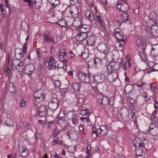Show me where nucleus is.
Returning a JSON list of instances; mask_svg holds the SVG:
<instances>
[{
  "label": "nucleus",
  "mask_w": 158,
  "mask_h": 158,
  "mask_svg": "<svg viewBox=\"0 0 158 158\" xmlns=\"http://www.w3.org/2000/svg\"><path fill=\"white\" fill-rule=\"evenodd\" d=\"M127 101L131 104H133L135 103V101L130 97L128 98Z\"/></svg>",
  "instance_id": "51"
},
{
  "label": "nucleus",
  "mask_w": 158,
  "mask_h": 158,
  "mask_svg": "<svg viewBox=\"0 0 158 158\" xmlns=\"http://www.w3.org/2000/svg\"><path fill=\"white\" fill-rule=\"evenodd\" d=\"M88 109H85V110H82L81 111V114L82 115H89L91 114V112L89 111Z\"/></svg>",
  "instance_id": "34"
},
{
  "label": "nucleus",
  "mask_w": 158,
  "mask_h": 158,
  "mask_svg": "<svg viewBox=\"0 0 158 158\" xmlns=\"http://www.w3.org/2000/svg\"><path fill=\"white\" fill-rule=\"evenodd\" d=\"M15 117L12 116L7 119V121L5 122V125L8 127H12L13 125Z\"/></svg>",
  "instance_id": "22"
},
{
  "label": "nucleus",
  "mask_w": 158,
  "mask_h": 158,
  "mask_svg": "<svg viewBox=\"0 0 158 158\" xmlns=\"http://www.w3.org/2000/svg\"><path fill=\"white\" fill-rule=\"evenodd\" d=\"M63 143L62 141L61 140H57L55 139L52 140V142H51V144L52 145H55L56 144H61Z\"/></svg>",
  "instance_id": "35"
},
{
  "label": "nucleus",
  "mask_w": 158,
  "mask_h": 158,
  "mask_svg": "<svg viewBox=\"0 0 158 158\" xmlns=\"http://www.w3.org/2000/svg\"><path fill=\"white\" fill-rule=\"evenodd\" d=\"M114 33L115 36L118 40V41H119V42H122V41H124L123 35H122L119 28H116L114 30Z\"/></svg>",
  "instance_id": "12"
},
{
  "label": "nucleus",
  "mask_w": 158,
  "mask_h": 158,
  "mask_svg": "<svg viewBox=\"0 0 158 158\" xmlns=\"http://www.w3.org/2000/svg\"><path fill=\"white\" fill-rule=\"evenodd\" d=\"M36 53L37 55L38 59H40L42 57L41 53L40 52V49L37 48L36 49Z\"/></svg>",
  "instance_id": "48"
},
{
  "label": "nucleus",
  "mask_w": 158,
  "mask_h": 158,
  "mask_svg": "<svg viewBox=\"0 0 158 158\" xmlns=\"http://www.w3.org/2000/svg\"><path fill=\"white\" fill-rule=\"evenodd\" d=\"M34 70V66L32 65H27L25 69V72L26 74L29 77L31 76Z\"/></svg>",
  "instance_id": "16"
},
{
  "label": "nucleus",
  "mask_w": 158,
  "mask_h": 158,
  "mask_svg": "<svg viewBox=\"0 0 158 158\" xmlns=\"http://www.w3.org/2000/svg\"><path fill=\"white\" fill-rule=\"evenodd\" d=\"M9 90L10 92L14 93L15 91V89L13 83H10L9 84Z\"/></svg>",
  "instance_id": "40"
},
{
  "label": "nucleus",
  "mask_w": 158,
  "mask_h": 158,
  "mask_svg": "<svg viewBox=\"0 0 158 158\" xmlns=\"http://www.w3.org/2000/svg\"><path fill=\"white\" fill-rule=\"evenodd\" d=\"M98 50L101 53L107 54L110 51V47L108 44L104 43L100 44L97 47Z\"/></svg>",
  "instance_id": "6"
},
{
  "label": "nucleus",
  "mask_w": 158,
  "mask_h": 158,
  "mask_svg": "<svg viewBox=\"0 0 158 158\" xmlns=\"http://www.w3.org/2000/svg\"><path fill=\"white\" fill-rule=\"evenodd\" d=\"M48 2L52 4V6H53L54 5V2L56 0H48Z\"/></svg>",
  "instance_id": "63"
},
{
  "label": "nucleus",
  "mask_w": 158,
  "mask_h": 158,
  "mask_svg": "<svg viewBox=\"0 0 158 158\" xmlns=\"http://www.w3.org/2000/svg\"><path fill=\"white\" fill-rule=\"evenodd\" d=\"M119 68V65L117 62L112 61L107 66V69L108 72L114 71Z\"/></svg>",
  "instance_id": "8"
},
{
  "label": "nucleus",
  "mask_w": 158,
  "mask_h": 158,
  "mask_svg": "<svg viewBox=\"0 0 158 158\" xmlns=\"http://www.w3.org/2000/svg\"><path fill=\"white\" fill-rule=\"evenodd\" d=\"M21 152V156L23 157L25 156L28 153L27 148L24 147H23L22 148Z\"/></svg>",
  "instance_id": "37"
},
{
  "label": "nucleus",
  "mask_w": 158,
  "mask_h": 158,
  "mask_svg": "<svg viewBox=\"0 0 158 158\" xmlns=\"http://www.w3.org/2000/svg\"><path fill=\"white\" fill-rule=\"evenodd\" d=\"M28 4V6L30 7H34L36 4L35 0H23Z\"/></svg>",
  "instance_id": "31"
},
{
  "label": "nucleus",
  "mask_w": 158,
  "mask_h": 158,
  "mask_svg": "<svg viewBox=\"0 0 158 158\" xmlns=\"http://www.w3.org/2000/svg\"><path fill=\"white\" fill-rule=\"evenodd\" d=\"M88 4L90 7H93L94 6V3L93 2H88Z\"/></svg>",
  "instance_id": "62"
},
{
  "label": "nucleus",
  "mask_w": 158,
  "mask_h": 158,
  "mask_svg": "<svg viewBox=\"0 0 158 158\" xmlns=\"http://www.w3.org/2000/svg\"><path fill=\"white\" fill-rule=\"evenodd\" d=\"M26 103V102L23 99H22L19 105L21 107H23L25 106Z\"/></svg>",
  "instance_id": "52"
},
{
  "label": "nucleus",
  "mask_w": 158,
  "mask_h": 158,
  "mask_svg": "<svg viewBox=\"0 0 158 158\" xmlns=\"http://www.w3.org/2000/svg\"><path fill=\"white\" fill-rule=\"evenodd\" d=\"M158 66V65H157ZM158 71V69H155V68H148L147 70L146 71L149 73H151L152 72L154 71Z\"/></svg>",
  "instance_id": "50"
},
{
  "label": "nucleus",
  "mask_w": 158,
  "mask_h": 158,
  "mask_svg": "<svg viewBox=\"0 0 158 158\" xmlns=\"http://www.w3.org/2000/svg\"><path fill=\"white\" fill-rule=\"evenodd\" d=\"M72 87L74 91L79 92L81 86L80 84L78 83H74L72 85Z\"/></svg>",
  "instance_id": "27"
},
{
  "label": "nucleus",
  "mask_w": 158,
  "mask_h": 158,
  "mask_svg": "<svg viewBox=\"0 0 158 158\" xmlns=\"http://www.w3.org/2000/svg\"><path fill=\"white\" fill-rule=\"evenodd\" d=\"M87 36V33H85V32L84 33L80 32V33L76 36V39L77 40L81 42L85 40Z\"/></svg>",
  "instance_id": "14"
},
{
  "label": "nucleus",
  "mask_w": 158,
  "mask_h": 158,
  "mask_svg": "<svg viewBox=\"0 0 158 158\" xmlns=\"http://www.w3.org/2000/svg\"><path fill=\"white\" fill-rule=\"evenodd\" d=\"M88 25L83 24L78 26L77 29L78 30H79L80 32L84 33L85 32V33H87V31H88Z\"/></svg>",
  "instance_id": "20"
},
{
  "label": "nucleus",
  "mask_w": 158,
  "mask_h": 158,
  "mask_svg": "<svg viewBox=\"0 0 158 158\" xmlns=\"http://www.w3.org/2000/svg\"><path fill=\"white\" fill-rule=\"evenodd\" d=\"M117 9L122 12H126L130 8L126 0H120L117 5Z\"/></svg>",
  "instance_id": "5"
},
{
  "label": "nucleus",
  "mask_w": 158,
  "mask_h": 158,
  "mask_svg": "<svg viewBox=\"0 0 158 158\" xmlns=\"http://www.w3.org/2000/svg\"><path fill=\"white\" fill-rule=\"evenodd\" d=\"M138 47L141 50H144L146 47V43L140 39H138L136 41Z\"/></svg>",
  "instance_id": "17"
},
{
  "label": "nucleus",
  "mask_w": 158,
  "mask_h": 158,
  "mask_svg": "<svg viewBox=\"0 0 158 158\" xmlns=\"http://www.w3.org/2000/svg\"><path fill=\"white\" fill-rule=\"evenodd\" d=\"M60 4V1L58 0H56L54 2V5L52 6V7H56L57 5Z\"/></svg>",
  "instance_id": "57"
},
{
  "label": "nucleus",
  "mask_w": 158,
  "mask_h": 158,
  "mask_svg": "<svg viewBox=\"0 0 158 158\" xmlns=\"http://www.w3.org/2000/svg\"><path fill=\"white\" fill-rule=\"evenodd\" d=\"M78 0H70V2L71 5H73L77 2Z\"/></svg>",
  "instance_id": "61"
},
{
  "label": "nucleus",
  "mask_w": 158,
  "mask_h": 158,
  "mask_svg": "<svg viewBox=\"0 0 158 158\" xmlns=\"http://www.w3.org/2000/svg\"><path fill=\"white\" fill-rule=\"evenodd\" d=\"M79 130L80 131H83L84 130V127L83 125L80 124L78 126Z\"/></svg>",
  "instance_id": "60"
},
{
  "label": "nucleus",
  "mask_w": 158,
  "mask_h": 158,
  "mask_svg": "<svg viewBox=\"0 0 158 158\" xmlns=\"http://www.w3.org/2000/svg\"><path fill=\"white\" fill-rule=\"evenodd\" d=\"M121 18L123 21L126 22L127 24L131 23V21L129 20L130 18L126 12H123L121 14Z\"/></svg>",
  "instance_id": "19"
},
{
  "label": "nucleus",
  "mask_w": 158,
  "mask_h": 158,
  "mask_svg": "<svg viewBox=\"0 0 158 158\" xmlns=\"http://www.w3.org/2000/svg\"><path fill=\"white\" fill-rule=\"evenodd\" d=\"M70 13L73 18L77 17L79 15L78 7L74 5L70 7Z\"/></svg>",
  "instance_id": "11"
},
{
  "label": "nucleus",
  "mask_w": 158,
  "mask_h": 158,
  "mask_svg": "<svg viewBox=\"0 0 158 158\" xmlns=\"http://www.w3.org/2000/svg\"><path fill=\"white\" fill-rule=\"evenodd\" d=\"M91 10L92 12H90L89 11H87L85 13V16L90 21L93 20L95 19V15L94 14L97 12L96 11L94 12L92 9H91Z\"/></svg>",
  "instance_id": "15"
},
{
  "label": "nucleus",
  "mask_w": 158,
  "mask_h": 158,
  "mask_svg": "<svg viewBox=\"0 0 158 158\" xmlns=\"http://www.w3.org/2000/svg\"><path fill=\"white\" fill-rule=\"evenodd\" d=\"M54 85L56 87L59 88L61 85V83L59 80H56L53 82Z\"/></svg>",
  "instance_id": "47"
},
{
  "label": "nucleus",
  "mask_w": 158,
  "mask_h": 158,
  "mask_svg": "<svg viewBox=\"0 0 158 158\" xmlns=\"http://www.w3.org/2000/svg\"><path fill=\"white\" fill-rule=\"evenodd\" d=\"M91 147L90 146L88 145L86 148V153L87 154H89L90 151L91 149Z\"/></svg>",
  "instance_id": "55"
},
{
  "label": "nucleus",
  "mask_w": 158,
  "mask_h": 158,
  "mask_svg": "<svg viewBox=\"0 0 158 158\" xmlns=\"http://www.w3.org/2000/svg\"><path fill=\"white\" fill-rule=\"evenodd\" d=\"M85 40L86 43L89 45L93 44L95 42V37L93 36H91L87 37Z\"/></svg>",
  "instance_id": "26"
},
{
  "label": "nucleus",
  "mask_w": 158,
  "mask_h": 158,
  "mask_svg": "<svg viewBox=\"0 0 158 158\" xmlns=\"http://www.w3.org/2000/svg\"><path fill=\"white\" fill-rule=\"evenodd\" d=\"M74 134H75V133L72 130L68 131L66 133V134L69 137V138L73 137Z\"/></svg>",
  "instance_id": "44"
},
{
  "label": "nucleus",
  "mask_w": 158,
  "mask_h": 158,
  "mask_svg": "<svg viewBox=\"0 0 158 158\" xmlns=\"http://www.w3.org/2000/svg\"><path fill=\"white\" fill-rule=\"evenodd\" d=\"M133 87L131 85H127L126 86L124 90L127 93H129L133 89Z\"/></svg>",
  "instance_id": "38"
},
{
  "label": "nucleus",
  "mask_w": 158,
  "mask_h": 158,
  "mask_svg": "<svg viewBox=\"0 0 158 158\" xmlns=\"http://www.w3.org/2000/svg\"><path fill=\"white\" fill-rule=\"evenodd\" d=\"M89 51L87 48H85L84 51L81 53V56L84 59H86L89 55Z\"/></svg>",
  "instance_id": "29"
},
{
  "label": "nucleus",
  "mask_w": 158,
  "mask_h": 158,
  "mask_svg": "<svg viewBox=\"0 0 158 158\" xmlns=\"http://www.w3.org/2000/svg\"><path fill=\"white\" fill-rule=\"evenodd\" d=\"M59 119L61 120H63L65 114L63 111H60L58 114Z\"/></svg>",
  "instance_id": "43"
},
{
  "label": "nucleus",
  "mask_w": 158,
  "mask_h": 158,
  "mask_svg": "<svg viewBox=\"0 0 158 158\" xmlns=\"http://www.w3.org/2000/svg\"><path fill=\"white\" fill-rule=\"evenodd\" d=\"M43 91L41 90H38L36 91L34 94L35 98L36 100L38 99H40L42 96Z\"/></svg>",
  "instance_id": "28"
},
{
  "label": "nucleus",
  "mask_w": 158,
  "mask_h": 158,
  "mask_svg": "<svg viewBox=\"0 0 158 158\" xmlns=\"http://www.w3.org/2000/svg\"><path fill=\"white\" fill-rule=\"evenodd\" d=\"M114 98L112 97L110 100L106 96L101 95L98 98L97 102L101 106H106L108 105H113V102H111V100L114 101Z\"/></svg>",
  "instance_id": "4"
},
{
  "label": "nucleus",
  "mask_w": 158,
  "mask_h": 158,
  "mask_svg": "<svg viewBox=\"0 0 158 158\" xmlns=\"http://www.w3.org/2000/svg\"><path fill=\"white\" fill-rule=\"evenodd\" d=\"M150 131L153 135H156L158 134V122L156 123H152L150 126Z\"/></svg>",
  "instance_id": "9"
},
{
  "label": "nucleus",
  "mask_w": 158,
  "mask_h": 158,
  "mask_svg": "<svg viewBox=\"0 0 158 158\" xmlns=\"http://www.w3.org/2000/svg\"><path fill=\"white\" fill-rule=\"evenodd\" d=\"M50 102L52 103H56V104H58V101L57 99L56 98H53Z\"/></svg>",
  "instance_id": "53"
},
{
  "label": "nucleus",
  "mask_w": 158,
  "mask_h": 158,
  "mask_svg": "<svg viewBox=\"0 0 158 158\" xmlns=\"http://www.w3.org/2000/svg\"><path fill=\"white\" fill-rule=\"evenodd\" d=\"M95 81L100 83L104 81L105 78V76L103 74L100 73L97 75H94Z\"/></svg>",
  "instance_id": "18"
},
{
  "label": "nucleus",
  "mask_w": 158,
  "mask_h": 158,
  "mask_svg": "<svg viewBox=\"0 0 158 158\" xmlns=\"http://www.w3.org/2000/svg\"><path fill=\"white\" fill-rule=\"evenodd\" d=\"M66 52L64 48L61 49L58 53L59 56L60 57H63L66 55Z\"/></svg>",
  "instance_id": "36"
},
{
  "label": "nucleus",
  "mask_w": 158,
  "mask_h": 158,
  "mask_svg": "<svg viewBox=\"0 0 158 158\" xmlns=\"http://www.w3.org/2000/svg\"><path fill=\"white\" fill-rule=\"evenodd\" d=\"M131 65V64L130 63L129 60H127L125 63L123 64L122 66V69L125 70L126 69L129 68Z\"/></svg>",
  "instance_id": "32"
},
{
  "label": "nucleus",
  "mask_w": 158,
  "mask_h": 158,
  "mask_svg": "<svg viewBox=\"0 0 158 158\" xmlns=\"http://www.w3.org/2000/svg\"><path fill=\"white\" fill-rule=\"evenodd\" d=\"M47 111L46 106L44 105L42 106L39 109V115L42 117H45L47 114Z\"/></svg>",
  "instance_id": "13"
},
{
  "label": "nucleus",
  "mask_w": 158,
  "mask_h": 158,
  "mask_svg": "<svg viewBox=\"0 0 158 158\" xmlns=\"http://www.w3.org/2000/svg\"><path fill=\"white\" fill-rule=\"evenodd\" d=\"M134 146L137 149L138 148H143L144 147V144L141 143H135Z\"/></svg>",
  "instance_id": "39"
},
{
  "label": "nucleus",
  "mask_w": 158,
  "mask_h": 158,
  "mask_svg": "<svg viewBox=\"0 0 158 158\" xmlns=\"http://www.w3.org/2000/svg\"><path fill=\"white\" fill-rule=\"evenodd\" d=\"M67 62V60H64L63 61L60 63L62 64H63V66L62 68L64 69H66V65L65 64H64L66 63Z\"/></svg>",
  "instance_id": "56"
},
{
  "label": "nucleus",
  "mask_w": 158,
  "mask_h": 158,
  "mask_svg": "<svg viewBox=\"0 0 158 158\" xmlns=\"http://www.w3.org/2000/svg\"><path fill=\"white\" fill-rule=\"evenodd\" d=\"M54 63H52L51 62H48V69L50 70H52L54 68L53 64Z\"/></svg>",
  "instance_id": "49"
},
{
  "label": "nucleus",
  "mask_w": 158,
  "mask_h": 158,
  "mask_svg": "<svg viewBox=\"0 0 158 158\" xmlns=\"http://www.w3.org/2000/svg\"><path fill=\"white\" fill-rule=\"evenodd\" d=\"M110 127L106 126H102L98 129L97 131L95 130L94 126H93L92 135L93 137H96L100 134L101 135H104L106 134Z\"/></svg>",
  "instance_id": "3"
},
{
  "label": "nucleus",
  "mask_w": 158,
  "mask_h": 158,
  "mask_svg": "<svg viewBox=\"0 0 158 158\" xmlns=\"http://www.w3.org/2000/svg\"><path fill=\"white\" fill-rule=\"evenodd\" d=\"M124 43V41H122V42H119L117 41L115 45L116 49L118 51H122L123 49V45Z\"/></svg>",
  "instance_id": "25"
},
{
  "label": "nucleus",
  "mask_w": 158,
  "mask_h": 158,
  "mask_svg": "<svg viewBox=\"0 0 158 158\" xmlns=\"http://www.w3.org/2000/svg\"><path fill=\"white\" fill-rule=\"evenodd\" d=\"M151 32L153 36L158 37V27L156 26H153L151 29Z\"/></svg>",
  "instance_id": "23"
},
{
  "label": "nucleus",
  "mask_w": 158,
  "mask_h": 158,
  "mask_svg": "<svg viewBox=\"0 0 158 158\" xmlns=\"http://www.w3.org/2000/svg\"><path fill=\"white\" fill-rule=\"evenodd\" d=\"M118 77V73L114 71L109 72L107 75V80L110 82L115 81Z\"/></svg>",
  "instance_id": "10"
},
{
  "label": "nucleus",
  "mask_w": 158,
  "mask_h": 158,
  "mask_svg": "<svg viewBox=\"0 0 158 158\" xmlns=\"http://www.w3.org/2000/svg\"><path fill=\"white\" fill-rule=\"evenodd\" d=\"M96 16L97 18V19L98 20V22L101 24V25L103 27L104 26V23L103 21L100 18L99 15H98L97 14H96Z\"/></svg>",
  "instance_id": "41"
},
{
  "label": "nucleus",
  "mask_w": 158,
  "mask_h": 158,
  "mask_svg": "<svg viewBox=\"0 0 158 158\" xmlns=\"http://www.w3.org/2000/svg\"><path fill=\"white\" fill-rule=\"evenodd\" d=\"M44 41L46 42H54V38L52 36H50L46 35H44Z\"/></svg>",
  "instance_id": "30"
},
{
  "label": "nucleus",
  "mask_w": 158,
  "mask_h": 158,
  "mask_svg": "<svg viewBox=\"0 0 158 158\" xmlns=\"http://www.w3.org/2000/svg\"><path fill=\"white\" fill-rule=\"evenodd\" d=\"M48 107L51 110H54L58 107V104H56V103L49 102L48 104Z\"/></svg>",
  "instance_id": "33"
},
{
  "label": "nucleus",
  "mask_w": 158,
  "mask_h": 158,
  "mask_svg": "<svg viewBox=\"0 0 158 158\" xmlns=\"http://www.w3.org/2000/svg\"><path fill=\"white\" fill-rule=\"evenodd\" d=\"M23 65V62L22 61H19V62L18 64L17 67H22Z\"/></svg>",
  "instance_id": "59"
},
{
  "label": "nucleus",
  "mask_w": 158,
  "mask_h": 158,
  "mask_svg": "<svg viewBox=\"0 0 158 158\" xmlns=\"http://www.w3.org/2000/svg\"><path fill=\"white\" fill-rule=\"evenodd\" d=\"M157 113V111L156 110H154L152 113L151 115V118L152 120L153 123H156L157 122H158V120L156 115Z\"/></svg>",
  "instance_id": "24"
},
{
  "label": "nucleus",
  "mask_w": 158,
  "mask_h": 158,
  "mask_svg": "<svg viewBox=\"0 0 158 158\" xmlns=\"http://www.w3.org/2000/svg\"><path fill=\"white\" fill-rule=\"evenodd\" d=\"M135 156L136 158H143V156H142L141 154H137L135 155Z\"/></svg>",
  "instance_id": "64"
},
{
  "label": "nucleus",
  "mask_w": 158,
  "mask_h": 158,
  "mask_svg": "<svg viewBox=\"0 0 158 158\" xmlns=\"http://www.w3.org/2000/svg\"><path fill=\"white\" fill-rule=\"evenodd\" d=\"M77 76L79 80L83 83H92L95 82L94 75L90 74L87 75L86 73L79 72Z\"/></svg>",
  "instance_id": "2"
},
{
  "label": "nucleus",
  "mask_w": 158,
  "mask_h": 158,
  "mask_svg": "<svg viewBox=\"0 0 158 158\" xmlns=\"http://www.w3.org/2000/svg\"><path fill=\"white\" fill-rule=\"evenodd\" d=\"M5 5L6 7L9 9V14H10L11 12V10L10 7V5L9 4L8 2L7 3H5Z\"/></svg>",
  "instance_id": "54"
},
{
  "label": "nucleus",
  "mask_w": 158,
  "mask_h": 158,
  "mask_svg": "<svg viewBox=\"0 0 158 158\" xmlns=\"http://www.w3.org/2000/svg\"><path fill=\"white\" fill-rule=\"evenodd\" d=\"M54 8H52L50 10V14L53 16H54Z\"/></svg>",
  "instance_id": "58"
},
{
  "label": "nucleus",
  "mask_w": 158,
  "mask_h": 158,
  "mask_svg": "<svg viewBox=\"0 0 158 158\" xmlns=\"http://www.w3.org/2000/svg\"><path fill=\"white\" fill-rule=\"evenodd\" d=\"M139 56H140L141 60L143 61L145 63H147L148 62L146 56L145 54L144 50L140 51L139 53Z\"/></svg>",
  "instance_id": "21"
},
{
  "label": "nucleus",
  "mask_w": 158,
  "mask_h": 158,
  "mask_svg": "<svg viewBox=\"0 0 158 158\" xmlns=\"http://www.w3.org/2000/svg\"><path fill=\"white\" fill-rule=\"evenodd\" d=\"M142 96L143 97L144 100L145 101H148L150 99V97L147 96L146 93L144 92L142 94Z\"/></svg>",
  "instance_id": "46"
},
{
  "label": "nucleus",
  "mask_w": 158,
  "mask_h": 158,
  "mask_svg": "<svg viewBox=\"0 0 158 158\" xmlns=\"http://www.w3.org/2000/svg\"><path fill=\"white\" fill-rule=\"evenodd\" d=\"M102 61L98 58H95L89 60L88 63V66L90 68H95L100 67Z\"/></svg>",
  "instance_id": "7"
},
{
  "label": "nucleus",
  "mask_w": 158,
  "mask_h": 158,
  "mask_svg": "<svg viewBox=\"0 0 158 158\" xmlns=\"http://www.w3.org/2000/svg\"><path fill=\"white\" fill-rule=\"evenodd\" d=\"M72 117V123L74 124H75L77 123V119L76 117V114L75 113H73Z\"/></svg>",
  "instance_id": "42"
},
{
  "label": "nucleus",
  "mask_w": 158,
  "mask_h": 158,
  "mask_svg": "<svg viewBox=\"0 0 158 158\" xmlns=\"http://www.w3.org/2000/svg\"><path fill=\"white\" fill-rule=\"evenodd\" d=\"M135 110L134 108L133 107H131L130 108L123 107L120 110V115L125 120H127L130 118H132L134 121H135L136 117L135 116Z\"/></svg>",
  "instance_id": "1"
},
{
  "label": "nucleus",
  "mask_w": 158,
  "mask_h": 158,
  "mask_svg": "<svg viewBox=\"0 0 158 158\" xmlns=\"http://www.w3.org/2000/svg\"><path fill=\"white\" fill-rule=\"evenodd\" d=\"M59 24L62 27H66V22L64 20H61L59 21L58 22Z\"/></svg>",
  "instance_id": "45"
}]
</instances>
